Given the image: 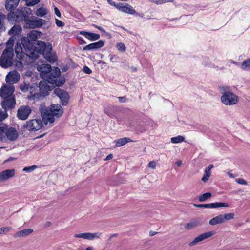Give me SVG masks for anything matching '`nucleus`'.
<instances>
[{
    "mask_svg": "<svg viewBox=\"0 0 250 250\" xmlns=\"http://www.w3.org/2000/svg\"><path fill=\"white\" fill-rule=\"evenodd\" d=\"M241 68L246 71H250V58L244 60L241 63Z\"/></svg>",
    "mask_w": 250,
    "mask_h": 250,
    "instance_id": "nucleus-31",
    "label": "nucleus"
},
{
    "mask_svg": "<svg viewBox=\"0 0 250 250\" xmlns=\"http://www.w3.org/2000/svg\"><path fill=\"white\" fill-rule=\"evenodd\" d=\"M47 224H48V225H50L51 224V222H47Z\"/></svg>",
    "mask_w": 250,
    "mask_h": 250,
    "instance_id": "nucleus-63",
    "label": "nucleus"
},
{
    "mask_svg": "<svg viewBox=\"0 0 250 250\" xmlns=\"http://www.w3.org/2000/svg\"><path fill=\"white\" fill-rule=\"evenodd\" d=\"M229 175L230 177H231V178H234V176L233 175V174H231H231L229 173Z\"/></svg>",
    "mask_w": 250,
    "mask_h": 250,
    "instance_id": "nucleus-60",
    "label": "nucleus"
},
{
    "mask_svg": "<svg viewBox=\"0 0 250 250\" xmlns=\"http://www.w3.org/2000/svg\"><path fill=\"white\" fill-rule=\"evenodd\" d=\"M132 141H133L129 138H127V137L122 138L118 139L115 141L116 143L115 146L116 147H120V146L126 144V143H127L128 142H131Z\"/></svg>",
    "mask_w": 250,
    "mask_h": 250,
    "instance_id": "nucleus-27",
    "label": "nucleus"
},
{
    "mask_svg": "<svg viewBox=\"0 0 250 250\" xmlns=\"http://www.w3.org/2000/svg\"><path fill=\"white\" fill-rule=\"evenodd\" d=\"M212 164L209 165L205 170V173L201 180L204 182H206L211 175V169L213 167Z\"/></svg>",
    "mask_w": 250,
    "mask_h": 250,
    "instance_id": "nucleus-24",
    "label": "nucleus"
},
{
    "mask_svg": "<svg viewBox=\"0 0 250 250\" xmlns=\"http://www.w3.org/2000/svg\"><path fill=\"white\" fill-rule=\"evenodd\" d=\"M14 49L13 47H7L3 51L0 59V66L7 68L13 65Z\"/></svg>",
    "mask_w": 250,
    "mask_h": 250,
    "instance_id": "nucleus-6",
    "label": "nucleus"
},
{
    "mask_svg": "<svg viewBox=\"0 0 250 250\" xmlns=\"http://www.w3.org/2000/svg\"><path fill=\"white\" fill-rule=\"evenodd\" d=\"M156 233H157V232H154V231H150V232H149L150 236H154Z\"/></svg>",
    "mask_w": 250,
    "mask_h": 250,
    "instance_id": "nucleus-55",
    "label": "nucleus"
},
{
    "mask_svg": "<svg viewBox=\"0 0 250 250\" xmlns=\"http://www.w3.org/2000/svg\"><path fill=\"white\" fill-rule=\"evenodd\" d=\"M119 59L118 56L115 55H110V60L111 62H114L117 61Z\"/></svg>",
    "mask_w": 250,
    "mask_h": 250,
    "instance_id": "nucleus-47",
    "label": "nucleus"
},
{
    "mask_svg": "<svg viewBox=\"0 0 250 250\" xmlns=\"http://www.w3.org/2000/svg\"><path fill=\"white\" fill-rule=\"evenodd\" d=\"M119 101L121 103H125L126 102L127 99L125 96L124 97H119L118 98Z\"/></svg>",
    "mask_w": 250,
    "mask_h": 250,
    "instance_id": "nucleus-51",
    "label": "nucleus"
},
{
    "mask_svg": "<svg viewBox=\"0 0 250 250\" xmlns=\"http://www.w3.org/2000/svg\"><path fill=\"white\" fill-rule=\"evenodd\" d=\"M15 175V170L14 169L4 170L0 172V182L5 181L12 178Z\"/></svg>",
    "mask_w": 250,
    "mask_h": 250,
    "instance_id": "nucleus-19",
    "label": "nucleus"
},
{
    "mask_svg": "<svg viewBox=\"0 0 250 250\" xmlns=\"http://www.w3.org/2000/svg\"><path fill=\"white\" fill-rule=\"evenodd\" d=\"M38 45L40 47L38 50L39 53L42 54L47 61L50 62H54L57 60V56L52 52V47L50 43H46L43 41H40L38 42Z\"/></svg>",
    "mask_w": 250,
    "mask_h": 250,
    "instance_id": "nucleus-4",
    "label": "nucleus"
},
{
    "mask_svg": "<svg viewBox=\"0 0 250 250\" xmlns=\"http://www.w3.org/2000/svg\"><path fill=\"white\" fill-rule=\"evenodd\" d=\"M219 89L220 91L223 94L221 97V100L223 104L227 105H231L238 102V97L232 92L229 91V87L222 86L220 87Z\"/></svg>",
    "mask_w": 250,
    "mask_h": 250,
    "instance_id": "nucleus-5",
    "label": "nucleus"
},
{
    "mask_svg": "<svg viewBox=\"0 0 250 250\" xmlns=\"http://www.w3.org/2000/svg\"><path fill=\"white\" fill-rule=\"evenodd\" d=\"M49 82L42 80L39 83L40 94L41 96L45 97L48 95L49 91H51L53 87L48 84Z\"/></svg>",
    "mask_w": 250,
    "mask_h": 250,
    "instance_id": "nucleus-15",
    "label": "nucleus"
},
{
    "mask_svg": "<svg viewBox=\"0 0 250 250\" xmlns=\"http://www.w3.org/2000/svg\"><path fill=\"white\" fill-rule=\"evenodd\" d=\"M194 206L198 208H216L220 207H227L228 204L227 203L222 202H216L205 204H194Z\"/></svg>",
    "mask_w": 250,
    "mask_h": 250,
    "instance_id": "nucleus-16",
    "label": "nucleus"
},
{
    "mask_svg": "<svg viewBox=\"0 0 250 250\" xmlns=\"http://www.w3.org/2000/svg\"><path fill=\"white\" fill-rule=\"evenodd\" d=\"M33 229H23L20 231L17 232L16 234V237H22L25 236L30 234H31L33 232Z\"/></svg>",
    "mask_w": 250,
    "mask_h": 250,
    "instance_id": "nucleus-30",
    "label": "nucleus"
},
{
    "mask_svg": "<svg viewBox=\"0 0 250 250\" xmlns=\"http://www.w3.org/2000/svg\"><path fill=\"white\" fill-rule=\"evenodd\" d=\"M55 23L58 27H62L64 25V23L63 22H62L57 19H55Z\"/></svg>",
    "mask_w": 250,
    "mask_h": 250,
    "instance_id": "nucleus-48",
    "label": "nucleus"
},
{
    "mask_svg": "<svg viewBox=\"0 0 250 250\" xmlns=\"http://www.w3.org/2000/svg\"><path fill=\"white\" fill-rule=\"evenodd\" d=\"M40 36L39 32L36 30H32L28 33L26 39L30 41H35Z\"/></svg>",
    "mask_w": 250,
    "mask_h": 250,
    "instance_id": "nucleus-28",
    "label": "nucleus"
},
{
    "mask_svg": "<svg viewBox=\"0 0 250 250\" xmlns=\"http://www.w3.org/2000/svg\"><path fill=\"white\" fill-rule=\"evenodd\" d=\"M104 41L102 40H99L97 42L92 43L87 45L85 46L84 47H83V50L84 51H86L99 49L104 46Z\"/></svg>",
    "mask_w": 250,
    "mask_h": 250,
    "instance_id": "nucleus-22",
    "label": "nucleus"
},
{
    "mask_svg": "<svg viewBox=\"0 0 250 250\" xmlns=\"http://www.w3.org/2000/svg\"><path fill=\"white\" fill-rule=\"evenodd\" d=\"M182 164V161H178L176 162V165L178 166H180Z\"/></svg>",
    "mask_w": 250,
    "mask_h": 250,
    "instance_id": "nucleus-57",
    "label": "nucleus"
},
{
    "mask_svg": "<svg viewBox=\"0 0 250 250\" xmlns=\"http://www.w3.org/2000/svg\"><path fill=\"white\" fill-rule=\"evenodd\" d=\"M18 136V134L15 128L13 127H8L7 125L6 126V129L5 131V139H7L14 141L17 139Z\"/></svg>",
    "mask_w": 250,
    "mask_h": 250,
    "instance_id": "nucleus-18",
    "label": "nucleus"
},
{
    "mask_svg": "<svg viewBox=\"0 0 250 250\" xmlns=\"http://www.w3.org/2000/svg\"><path fill=\"white\" fill-rule=\"evenodd\" d=\"M15 52L16 54V56L18 59L21 61V63H24V65L28 64L29 62H32V60L27 61L24 60L26 58L25 55L23 52V49L21 44H16L15 47Z\"/></svg>",
    "mask_w": 250,
    "mask_h": 250,
    "instance_id": "nucleus-12",
    "label": "nucleus"
},
{
    "mask_svg": "<svg viewBox=\"0 0 250 250\" xmlns=\"http://www.w3.org/2000/svg\"><path fill=\"white\" fill-rule=\"evenodd\" d=\"M107 1L109 5L114 6L120 11L130 15L137 14L133 7L128 3H116L112 0H107Z\"/></svg>",
    "mask_w": 250,
    "mask_h": 250,
    "instance_id": "nucleus-8",
    "label": "nucleus"
},
{
    "mask_svg": "<svg viewBox=\"0 0 250 250\" xmlns=\"http://www.w3.org/2000/svg\"><path fill=\"white\" fill-rule=\"evenodd\" d=\"M6 16L1 12H0V30L3 27V21L5 19Z\"/></svg>",
    "mask_w": 250,
    "mask_h": 250,
    "instance_id": "nucleus-43",
    "label": "nucleus"
},
{
    "mask_svg": "<svg viewBox=\"0 0 250 250\" xmlns=\"http://www.w3.org/2000/svg\"><path fill=\"white\" fill-rule=\"evenodd\" d=\"M43 136V134H42V135H41V136L39 137V138H41V137H42Z\"/></svg>",
    "mask_w": 250,
    "mask_h": 250,
    "instance_id": "nucleus-64",
    "label": "nucleus"
},
{
    "mask_svg": "<svg viewBox=\"0 0 250 250\" xmlns=\"http://www.w3.org/2000/svg\"><path fill=\"white\" fill-rule=\"evenodd\" d=\"M21 29V27L20 25L15 24L9 30L8 34L15 36L20 34Z\"/></svg>",
    "mask_w": 250,
    "mask_h": 250,
    "instance_id": "nucleus-25",
    "label": "nucleus"
},
{
    "mask_svg": "<svg viewBox=\"0 0 250 250\" xmlns=\"http://www.w3.org/2000/svg\"><path fill=\"white\" fill-rule=\"evenodd\" d=\"M79 43L80 44H86V42L84 41V40L82 38V37H80L79 38Z\"/></svg>",
    "mask_w": 250,
    "mask_h": 250,
    "instance_id": "nucleus-53",
    "label": "nucleus"
},
{
    "mask_svg": "<svg viewBox=\"0 0 250 250\" xmlns=\"http://www.w3.org/2000/svg\"><path fill=\"white\" fill-rule=\"evenodd\" d=\"M156 162L154 161L149 162L148 164V167L150 168H151L152 169H155L156 167Z\"/></svg>",
    "mask_w": 250,
    "mask_h": 250,
    "instance_id": "nucleus-49",
    "label": "nucleus"
},
{
    "mask_svg": "<svg viewBox=\"0 0 250 250\" xmlns=\"http://www.w3.org/2000/svg\"><path fill=\"white\" fill-rule=\"evenodd\" d=\"M231 63H234V64H237V62H234V61H231Z\"/></svg>",
    "mask_w": 250,
    "mask_h": 250,
    "instance_id": "nucleus-61",
    "label": "nucleus"
},
{
    "mask_svg": "<svg viewBox=\"0 0 250 250\" xmlns=\"http://www.w3.org/2000/svg\"><path fill=\"white\" fill-rule=\"evenodd\" d=\"M42 126V121L41 119H34L26 122L23 127L29 131L35 132L40 130Z\"/></svg>",
    "mask_w": 250,
    "mask_h": 250,
    "instance_id": "nucleus-9",
    "label": "nucleus"
},
{
    "mask_svg": "<svg viewBox=\"0 0 250 250\" xmlns=\"http://www.w3.org/2000/svg\"><path fill=\"white\" fill-rule=\"evenodd\" d=\"M47 13V10L45 8L41 7L38 9L36 12V15L39 17H43Z\"/></svg>",
    "mask_w": 250,
    "mask_h": 250,
    "instance_id": "nucleus-34",
    "label": "nucleus"
},
{
    "mask_svg": "<svg viewBox=\"0 0 250 250\" xmlns=\"http://www.w3.org/2000/svg\"><path fill=\"white\" fill-rule=\"evenodd\" d=\"M83 71L87 74H90L92 73V70L87 66H85L83 67Z\"/></svg>",
    "mask_w": 250,
    "mask_h": 250,
    "instance_id": "nucleus-50",
    "label": "nucleus"
},
{
    "mask_svg": "<svg viewBox=\"0 0 250 250\" xmlns=\"http://www.w3.org/2000/svg\"><path fill=\"white\" fill-rule=\"evenodd\" d=\"M21 43L25 51L26 58L36 60L38 58L39 52L37 50L38 48H36L35 43L26 39V37L21 39Z\"/></svg>",
    "mask_w": 250,
    "mask_h": 250,
    "instance_id": "nucleus-3",
    "label": "nucleus"
},
{
    "mask_svg": "<svg viewBox=\"0 0 250 250\" xmlns=\"http://www.w3.org/2000/svg\"><path fill=\"white\" fill-rule=\"evenodd\" d=\"M130 69H131L132 72H136L137 70V69L133 66L131 67Z\"/></svg>",
    "mask_w": 250,
    "mask_h": 250,
    "instance_id": "nucleus-56",
    "label": "nucleus"
},
{
    "mask_svg": "<svg viewBox=\"0 0 250 250\" xmlns=\"http://www.w3.org/2000/svg\"><path fill=\"white\" fill-rule=\"evenodd\" d=\"M234 214L233 213H226L223 215L222 214V218H223V223L226 221H228L234 219Z\"/></svg>",
    "mask_w": 250,
    "mask_h": 250,
    "instance_id": "nucleus-35",
    "label": "nucleus"
},
{
    "mask_svg": "<svg viewBox=\"0 0 250 250\" xmlns=\"http://www.w3.org/2000/svg\"><path fill=\"white\" fill-rule=\"evenodd\" d=\"M86 250H93V248L92 247H88L86 249Z\"/></svg>",
    "mask_w": 250,
    "mask_h": 250,
    "instance_id": "nucleus-58",
    "label": "nucleus"
},
{
    "mask_svg": "<svg viewBox=\"0 0 250 250\" xmlns=\"http://www.w3.org/2000/svg\"><path fill=\"white\" fill-rule=\"evenodd\" d=\"M42 119L45 124L54 122V117L59 118L63 113V109L60 104H52L50 107H42L41 109Z\"/></svg>",
    "mask_w": 250,
    "mask_h": 250,
    "instance_id": "nucleus-2",
    "label": "nucleus"
},
{
    "mask_svg": "<svg viewBox=\"0 0 250 250\" xmlns=\"http://www.w3.org/2000/svg\"><path fill=\"white\" fill-rule=\"evenodd\" d=\"M200 224L199 220L198 219H195L190 222L185 224L184 227L186 229L189 230L196 227Z\"/></svg>",
    "mask_w": 250,
    "mask_h": 250,
    "instance_id": "nucleus-26",
    "label": "nucleus"
},
{
    "mask_svg": "<svg viewBox=\"0 0 250 250\" xmlns=\"http://www.w3.org/2000/svg\"><path fill=\"white\" fill-rule=\"evenodd\" d=\"M176 19H177V18H176V19H172V20H170V21H173L174 20H176Z\"/></svg>",
    "mask_w": 250,
    "mask_h": 250,
    "instance_id": "nucleus-62",
    "label": "nucleus"
},
{
    "mask_svg": "<svg viewBox=\"0 0 250 250\" xmlns=\"http://www.w3.org/2000/svg\"><path fill=\"white\" fill-rule=\"evenodd\" d=\"M26 3V5L28 6H33L38 4L40 2V0H23Z\"/></svg>",
    "mask_w": 250,
    "mask_h": 250,
    "instance_id": "nucleus-41",
    "label": "nucleus"
},
{
    "mask_svg": "<svg viewBox=\"0 0 250 250\" xmlns=\"http://www.w3.org/2000/svg\"><path fill=\"white\" fill-rule=\"evenodd\" d=\"M14 91V86L4 85L0 89V95L1 98L15 96Z\"/></svg>",
    "mask_w": 250,
    "mask_h": 250,
    "instance_id": "nucleus-14",
    "label": "nucleus"
},
{
    "mask_svg": "<svg viewBox=\"0 0 250 250\" xmlns=\"http://www.w3.org/2000/svg\"><path fill=\"white\" fill-rule=\"evenodd\" d=\"M54 93L59 98L60 103L62 106L68 104L70 96L66 91L60 88H56L54 90Z\"/></svg>",
    "mask_w": 250,
    "mask_h": 250,
    "instance_id": "nucleus-10",
    "label": "nucleus"
},
{
    "mask_svg": "<svg viewBox=\"0 0 250 250\" xmlns=\"http://www.w3.org/2000/svg\"><path fill=\"white\" fill-rule=\"evenodd\" d=\"M42 70V73L49 74L50 71H52L53 69L50 65L49 64H43L41 68Z\"/></svg>",
    "mask_w": 250,
    "mask_h": 250,
    "instance_id": "nucleus-33",
    "label": "nucleus"
},
{
    "mask_svg": "<svg viewBox=\"0 0 250 250\" xmlns=\"http://www.w3.org/2000/svg\"><path fill=\"white\" fill-rule=\"evenodd\" d=\"M55 13V14L59 18L61 17V14L59 10V9L57 7H55L54 8Z\"/></svg>",
    "mask_w": 250,
    "mask_h": 250,
    "instance_id": "nucleus-52",
    "label": "nucleus"
},
{
    "mask_svg": "<svg viewBox=\"0 0 250 250\" xmlns=\"http://www.w3.org/2000/svg\"><path fill=\"white\" fill-rule=\"evenodd\" d=\"M20 0H6L5 8L9 11L7 15V20L12 24L24 23V27L27 28H36L41 27L45 21L42 19H37L33 16L30 8H23L21 9L16 8Z\"/></svg>",
    "mask_w": 250,
    "mask_h": 250,
    "instance_id": "nucleus-1",
    "label": "nucleus"
},
{
    "mask_svg": "<svg viewBox=\"0 0 250 250\" xmlns=\"http://www.w3.org/2000/svg\"><path fill=\"white\" fill-rule=\"evenodd\" d=\"M30 87V85L29 83L25 82H23L20 86V89L23 92L28 91Z\"/></svg>",
    "mask_w": 250,
    "mask_h": 250,
    "instance_id": "nucleus-37",
    "label": "nucleus"
},
{
    "mask_svg": "<svg viewBox=\"0 0 250 250\" xmlns=\"http://www.w3.org/2000/svg\"><path fill=\"white\" fill-rule=\"evenodd\" d=\"M184 140L185 138L183 136L179 135L176 137H172L171 139V142L172 143L177 144L184 141Z\"/></svg>",
    "mask_w": 250,
    "mask_h": 250,
    "instance_id": "nucleus-38",
    "label": "nucleus"
},
{
    "mask_svg": "<svg viewBox=\"0 0 250 250\" xmlns=\"http://www.w3.org/2000/svg\"><path fill=\"white\" fill-rule=\"evenodd\" d=\"M60 75L61 71L60 69L57 67H55L46 76V80L51 84H55L57 86H60L63 84L65 82L64 78H60L59 80H58Z\"/></svg>",
    "mask_w": 250,
    "mask_h": 250,
    "instance_id": "nucleus-7",
    "label": "nucleus"
},
{
    "mask_svg": "<svg viewBox=\"0 0 250 250\" xmlns=\"http://www.w3.org/2000/svg\"><path fill=\"white\" fill-rule=\"evenodd\" d=\"M6 111L5 110L4 111L0 110V121H3L8 116Z\"/></svg>",
    "mask_w": 250,
    "mask_h": 250,
    "instance_id": "nucleus-45",
    "label": "nucleus"
},
{
    "mask_svg": "<svg viewBox=\"0 0 250 250\" xmlns=\"http://www.w3.org/2000/svg\"><path fill=\"white\" fill-rule=\"evenodd\" d=\"M6 125L2 123H0V141L5 140V131Z\"/></svg>",
    "mask_w": 250,
    "mask_h": 250,
    "instance_id": "nucleus-32",
    "label": "nucleus"
},
{
    "mask_svg": "<svg viewBox=\"0 0 250 250\" xmlns=\"http://www.w3.org/2000/svg\"><path fill=\"white\" fill-rule=\"evenodd\" d=\"M1 105L5 110L12 109L16 104L15 96L2 98Z\"/></svg>",
    "mask_w": 250,
    "mask_h": 250,
    "instance_id": "nucleus-13",
    "label": "nucleus"
},
{
    "mask_svg": "<svg viewBox=\"0 0 250 250\" xmlns=\"http://www.w3.org/2000/svg\"><path fill=\"white\" fill-rule=\"evenodd\" d=\"M20 75L16 71L10 72L6 77V81L8 83L14 84L18 82Z\"/></svg>",
    "mask_w": 250,
    "mask_h": 250,
    "instance_id": "nucleus-21",
    "label": "nucleus"
},
{
    "mask_svg": "<svg viewBox=\"0 0 250 250\" xmlns=\"http://www.w3.org/2000/svg\"><path fill=\"white\" fill-rule=\"evenodd\" d=\"M31 108L28 105H22L18 110L17 116L19 119L25 120L31 113Z\"/></svg>",
    "mask_w": 250,
    "mask_h": 250,
    "instance_id": "nucleus-11",
    "label": "nucleus"
},
{
    "mask_svg": "<svg viewBox=\"0 0 250 250\" xmlns=\"http://www.w3.org/2000/svg\"><path fill=\"white\" fill-rule=\"evenodd\" d=\"M95 26L99 30H102V28L100 26H97V25H95Z\"/></svg>",
    "mask_w": 250,
    "mask_h": 250,
    "instance_id": "nucleus-59",
    "label": "nucleus"
},
{
    "mask_svg": "<svg viewBox=\"0 0 250 250\" xmlns=\"http://www.w3.org/2000/svg\"><path fill=\"white\" fill-rule=\"evenodd\" d=\"M223 218H222V214L218 215L211 219L209 221V224L211 225L214 226L218 224L223 223Z\"/></svg>",
    "mask_w": 250,
    "mask_h": 250,
    "instance_id": "nucleus-29",
    "label": "nucleus"
},
{
    "mask_svg": "<svg viewBox=\"0 0 250 250\" xmlns=\"http://www.w3.org/2000/svg\"><path fill=\"white\" fill-rule=\"evenodd\" d=\"M80 34L84 36L86 38L91 41L97 40L99 39L100 37L99 34H96L84 31H81Z\"/></svg>",
    "mask_w": 250,
    "mask_h": 250,
    "instance_id": "nucleus-23",
    "label": "nucleus"
},
{
    "mask_svg": "<svg viewBox=\"0 0 250 250\" xmlns=\"http://www.w3.org/2000/svg\"><path fill=\"white\" fill-rule=\"evenodd\" d=\"M116 47L120 51L125 52L126 50V47L122 42L118 43L116 45Z\"/></svg>",
    "mask_w": 250,
    "mask_h": 250,
    "instance_id": "nucleus-42",
    "label": "nucleus"
},
{
    "mask_svg": "<svg viewBox=\"0 0 250 250\" xmlns=\"http://www.w3.org/2000/svg\"><path fill=\"white\" fill-rule=\"evenodd\" d=\"M113 158V155L112 154H109V155H108L106 158H105V160H109L110 159H111L112 158Z\"/></svg>",
    "mask_w": 250,
    "mask_h": 250,
    "instance_id": "nucleus-54",
    "label": "nucleus"
},
{
    "mask_svg": "<svg viewBox=\"0 0 250 250\" xmlns=\"http://www.w3.org/2000/svg\"><path fill=\"white\" fill-rule=\"evenodd\" d=\"M214 234V231H208L200 234L196 237L192 241L189 243L190 246L195 245L197 243L210 237Z\"/></svg>",
    "mask_w": 250,
    "mask_h": 250,
    "instance_id": "nucleus-17",
    "label": "nucleus"
},
{
    "mask_svg": "<svg viewBox=\"0 0 250 250\" xmlns=\"http://www.w3.org/2000/svg\"><path fill=\"white\" fill-rule=\"evenodd\" d=\"M101 233H89V232H86V233H79V234H75L74 235V237L76 238H83L85 239H88V240H93L95 238H100V236H101Z\"/></svg>",
    "mask_w": 250,
    "mask_h": 250,
    "instance_id": "nucleus-20",
    "label": "nucleus"
},
{
    "mask_svg": "<svg viewBox=\"0 0 250 250\" xmlns=\"http://www.w3.org/2000/svg\"><path fill=\"white\" fill-rule=\"evenodd\" d=\"M149 1L157 5H160L166 3L172 2L173 0H149Z\"/></svg>",
    "mask_w": 250,
    "mask_h": 250,
    "instance_id": "nucleus-39",
    "label": "nucleus"
},
{
    "mask_svg": "<svg viewBox=\"0 0 250 250\" xmlns=\"http://www.w3.org/2000/svg\"><path fill=\"white\" fill-rule=\"evenodd\" d=\"M211 197V193L210 192H206L199 196L198 199L200 202H204Z\"/></svg>",
    "mask_w": 250,
    "mask_h": 250,
    "instance_id": "nucleus-36",
    "label": "nucleus"
},
{
    "mask_svg": "<svg viewBox=\"0 0 250 250\" xmlns=\"http://www.w3.org/2000/svg\"><path fill=\"white\" fill-rule=\"evenodd\" d=\"M37 168V166L35 165H33L30 166L25 167L23 169V171L25 172L26 173H30L34 171L35 169Z\"/></svg>",
    "mask_w": 250,
    "mask_h": 250,
    "instance_id": "nucleus-40",
    "label": "nucleus"
},
{
    "mask_svg": "<svg viewBox=\"0 0 250 250\" xmlns=\"http://www.w3.org/2000/svg\"><path fill=\"white\" fill-rule=\"evenodd\" d=\"M235 181L239 184L247 185L248 182L243 178H237L235 179Z\"/></svg>",
    "mask_w": 250,
    "mask_h": 250,
    "instance_id": "nucleus-46",
    "label": "nucleus"
},
{
    "mask_svg": "<svg viewBox=\"0 0 250 250\" xmlns=\"http://www.w3.org/2000/svg\"><path fill=\"white\" fill-rule=\"evenodd\" d=\"M12 228L11 227H6L0 228V234L2 233H6L9 232Z\"/></svg>",
    "mask_w": 250,
    "mask_h": 250,
    "instance_id": "nucleus-44",
    "label": "nucleus"
}]
</instances>
